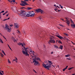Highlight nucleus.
<instances>
[{
	"label": "nucleus",
	"instance_id": "f257e3e1",
	"mask_svg": "<svg viewBox=\"0 0 75 75\" xmlns=\"http://www.w3.org/2000/svg\"><path fill=\"white\" fill-rule=\"evenodd\" d=\"M21 13L22 14H23V16H24L25 17H29L30 16L29 12H28V14L26 15V12L24 10H21Z\"/></svg>",
	"mask_w": 75,
	"mask_h": 75
},
{
	"label": "nucleus",
	"instance_id": "f03ea898",
	"mask_svg": "<svg viewBox=\"0 0 75 75\" xmlns=\"http://www.w3.org/2000/svg\"><path fill=\"white\" fill-rule=\"evenodd\" d=\"M52 64H51V63L50 64H43V67H44L45 68H47V69H49V68L51 67V65Z\"/></svg>",
	"mask_w": 75,
	"mask_h": 75
},
{
	"label": "nucleus",
	"instance_id": "7ed1b4c3",
	"mask_svg": "<svg viewBox=\"0 0 75 75\" xmlns=\"http://www.w3.org/2000/svg\"><path fill=\"white\" fill-rule=\"evenodd\" d=\"M52 37H52L50 38V40L48 42L49 44H50L51 42H52V43H55V40H54V38H53Z\"/></svg>",
	"mask_w": 75,
	"mask_h": 75
},
{
	"label": "nucleus",
	"instance_id": "20e7f679",
	"mask_svg": "<svg viewBox=\"0 0 75 75\" xmlns=\"http://www.w3.org/2000/svg\"><path fill=\"white\" fill-rule=\"evenodd\" d=\"M35 11L36 12H37V13H41V14H42V13H44V11L40 8H38L36 9Z\"/></svg>",
	"mask_w": 75,
	"mask_h": 75
},
{
	"label": "nucleus",
	"instance_id": "39448f33",
	"mask_svg": "<svg viewBox=\"0 0 75 75\" xmlns=\"http://www.w3.org/2000/svg\"><path fill=\"white\" fill-rule=\"evenodd\" d=\"M26 48V50H25V52L24 50H22V52L23 53V54H25V55H26V56H27V55L28 56H29V54H28V53H27V49H28V47H27Z\"/></svg>",
	"mask_w": 75,
	"mask_h": 75
},
{
	"label": "nucleus",
	"instance_id": "423d86ee",
	"mask_svg": "<svg viewBox=\"0 0 75 75\" xmlns=\"http://www.w3.org/2000/svg\"><path fill=\"white\" fill-rule=\"evenodd\" d=\"M65 18L66 19V20L65 21L67 24L68 26L69 25V24H70V21H69V20H68V19L67 18Z\"/></svg>",
	"mask_w": 75,
	"mask_h": 75
},
{
	"label": "nucleus",
	"instance_id": "0eeeda50",
	"mask_svg": "<svg viewBox=\"0 0 75 75\" xmlns=\"http://www.w3.org/2000/svg\"><path fill=\"white\" fill-rule=\"evenodd\" d=\"M5 28L6 30H7L8 32H10L11 30L9 28H8V26L7 25H5Z\"/></svg>",
	"mask_w": 75,
	"mask_h": 75
},
{
	"label": "nucleus",
	"instance_id": "6e6552de",
	"mask_svg": "<svg viewBox=\"0 0 75 75\" xmlns=\"http://www.w3.org/2000/svg\"><path fill=\"white\" fill-rule=\"evenodd\" d=\"M33 62H35L34 64L36 66L39 64V62L37 61V60H36V59H33Z\"/></svg>",
	"mask_w": 75,
	"mask_h": 75
},
{
	"label": "nucleus",
	"instance_id": "1a4fd4ad",
	"mask_svg": "<svg viewBox=\"0 0 75 75\" xmlns=\"http://www.w3.org/2000/svg\"><path fill=\"white\" fill-rule=\"evenodd\" d=\"M30 54H31V56L32 58H33V57H35V56L34 55V52L32 51H30Z\"/></svg>",
	"mask_w": 75,
	"mask_h": 75
},
{
	"label": "nucleus",
	"instance_id": "9d476101",
	"mask_svg": "<svg viewBox=\"0 0 75 75\" xmlns=\"http://www.w3.org/2000/svg\"><path fill=\"white\" fill-rule=\"evenodd\" d=\"M14 26L15 27V28H18L19 27V26L18 25V24L17 23H15L14 24Z\"/></svg>",
	"mask_w": 75,
	"mask_h": 75
},
{
	"label": "nucleus",
	"instance_id": "9b49d317",
	"mask_svg": "<svg viewBox=\"0 0 75 75\" xmlns=\"http://www.w3.org/2000/svg\"><path fill=\"white\" fill-rule=\"evenodd\" d=\"M35 59H36V60H37L38 61L39 60V61H41V59L38 57H35Z\"/></svg>",
	"mask_w": 75,
	"mask_h": 75
},
{
	"label": "nucleus",
	"instance_id": "f8f14e48",
	"mask_svg": "<svg viewBox=\"0 0 75 75\" xmlns=\"http://www.w3.org/2000/svg\"><path fill=\"white\" fill-rule=\"evenodd\" d=\"M29 13L30 16L31 17H32V16H34V15H33V14L31 12H30V11H29Z\"/></svg>",
	"mask_w": 75,
	"mask_h": 75
},
{
	"label": "nucleus",
	"instance_id": "ddd939ff",
	"mask_svg": "<svg viewBox=\"0 0 75 75\" xmlns=\"http://www.w3.org/2000/svg\"><path fill=\"white\" fill-rule=\"evenodd\" d=\"M71 27H72V28H75V25L71 24Z\"/></svg>",
	"mask_w": 75,
	"mask_h": 75
},
{
	"label": "nucleus",
	"instance_id": "4468645a",
	"mask_svg": "<svg viewBox=\"0 0 75 75\" xmlns=\"http://www.w3.org/2000/svg\"><path fill=\"white\" fill-rule=\"evenodd\" d=\"M23 4H24V5L26 6V5H28V4H27L26 3V2L25 1H23Z\"/></svg>",
	"mask_w": 75,
	"mask_h": 75
},
{
	"label": "nucleus",
	"instance_id": "2eb2a0df",
	"mask_svg": "<svg viewBox=\"0 0 75 75\" xmlns=\"http://www.w3.org/2000/svg\"><path fill=\"white\" fill-rule=\"evenodd\" d=\"M20 5H21V6H25V5L23 3H21L20 4Z\"/></svg>",
	"mask_w": 75,
	"mask_h": 75
},
{
	"label": "nucleus",
	"instance_id": "dca6fc26",
	"mask_svg": "<svg viewBox=\"0 0 75 75\" xmlns=\"http://www.w3.org/2000/svg\"><path fill=\"white\" fill-rule=\"evenodd\" d=\"M71 55L70 54H67V55H65L66 57H70Z\"/></svg>",
	"mask_w": 75,
	"mask_h": 75
},
{
	"label": "nucleus",
	"instance_id": "f3484780",
	"mask_svg": "<svg viewBox=\"0 0 75 75\" xmlns=\"http://www.w3.org/2000/svg\"><path fill=\"white\" fill-rule=\"evenodd\" d=\"M70 21H71V23H72V24H73V25H74V21H72V19H70Z\"/></svg>",
	"mask_w": 75,
	"mask_h": 75
},
{
	"label": "nucleus",
	"instance_id": "a211bd4d",
	"mask_svg": "<svg viewBox=\"0 0 75 75\" xmlns=\"http://www.w3.org/2000/svg\"><path fill=\"white\" fill-rule=\"evenodd\" d=\"M62 47H63V46L62 45H61L60 46L59 48H60V49H61V50H62Z\"/></svg>",
	"mask_w": 75,
	"mask_h": 75
},
{
	"label": "nucleus",
	"instance_id": "6ab92c4d",
	"mask_svg": "<svg viewBox=\"0 0 75 75\" xmlns=\"http://www.w3.org/2000/svg\"><path fill=\"white\" fill-rule=\"evenodd\" d=\"M27 9H28V10H31V9H32V8L31 7H28L27 8Z\"/></svg>",
	"mask_w": 75,
	"mask_h": 75
},
{
	"label": "nucleus",
	"instance_id": "aec40b11",
	"mask_svg": "<svg viewBox=\"0 0 75 75\" xmlns=\"http://www.w3.org/2000/svg\"><path fill=\"white\" fill-rule=\"evenodd\" d=\"M0 42H1V43H3V41L1 39V38H0Z\"/></svg>",
	"mask_w": 75,
	"mask_h": 75
},
{
	"label": "nucleus",
	"instance_id": "412c9836",
	"mask_svg": "<svg viewBox=\"0 0 75 75\" xmlns=\"http://www.w3.org/2000/svg\"><path fill=\"white\" fill-rule=\"evenodd\" d=\"M8 13V11H6L5 13H4L3 14V15L4 16V15H5V14H6V13Z\"/></svg>",
	"mask_w": 75,
	"mask_h": 75
},
{
	"label": "nucleus",
	"instance_id": "4be33fe9",
	"mask_svg": "<svg viewBox=\"0 0 75 75\" xmlns=\"http://www.w3.org/2000/svg\"><path fill=\"white\" fill-rule=\"evenodd\" d=\"M31 13H32V14H32L33 15V16H34L35 15V13L34 12V11H32V12H31Z\"/></svg>",
	"mask_w": 75,
	"mask_h": 75
},
{
	"label": "nucleus",
	"instance_id": "5701e85b",
	"mask_svg": "<svg viewBox=\"0 0 75 75\" xmlns=\"http://www.w3.org/2000/svg\"><path fill=\"white\" fill-rule=\"evenodd\" d=\"M60 20H62V21H64V22L65 21V20L62 18H60Z\"/></svg>",
	"mask_w": 75,
	"mask_h": 75
},
{
	"label": "nucleus",
	"instance_id": "b1692460",
	"mask_svg": "<svg viewBox=\"0 0 75 75\" xmlns=\"http://www.w3.org/2000/svg\"><path fill=\"white\" fill-rule=\"evenodd\" d=\"M49 63H50V64H52L53 63L51 62V61H50L49 60L48 61Z\"/></svg>",
	"mask_w": 75,
	"mask_h": 75
},
{
	"label": "nucleus",
	"instance_id": "393cba45",
	"mask_svg": "<svg viewBox=\"0 0 75 75\" xmlns=\"http://www.w3.org/2000/svg\"><path fill=\"white\" fill-rule=\"evenodd\" d=\"M74 67H71L69 69H68V70H71V69H72L73 68H74Z\"/></svg>",
	"mask_w": 75,
	"mask_h": 75
},
{
	"label": "nucleus",
	"instance_id": "a878e982",
	"mask_svg": "<svg viewBox=\"0 0 75 75\" xmlns=\"http://www.w3.org/2000/svg\"><path fill=\"white\" fill-rule=\"evenodd\" d=\"M18 44L19 45H21V42H20L19 43H18Z\"/></svg>",
	"mask_w": 75,
	"mask_h": 75
},
{
	"label": "nucleus",
	"instance_id": "bb28decb",
	"mask_svg": "<svg viewBox=\"0 0 75 75\" xmlns=\"http://www.w3.org/2000/svg\"><path fill=\"white\" fill-rule=\"evenodd\" d=\"M1 55L2 57H4V55H3V54H2V53H1Z\"/></svg>",
	"mask_w": 75,
	"mask_h": 75
},
{
	"label": "nucleus",
	"instance_id": "cd10ccee",
	"mask_svg": "<svg viewBox=\"0 0 75 75\" xmlns=\"http://www.w3.org/2000/svg\"><path fill=\"white\" fill-rule=\"evenodd\" d=\"M59 38H60V39H64V38H63V37L60 36V37H59Z\"/></svg>",
	"mask_w": 75,
	"mask_h": 75
},
{
	"label": "nucleus",
	"instance_id": "c85d7f7f",
	"mask_svg": "<svg viewBox=\"0 0 75 75\" xmlns=\"http://www.w3.org/2000/svg\"><path fill=\"white\" fill-rule=\"evenodd\" d=\"M1 13H2L1 12H0V18H1Z\"/></svg>",
	"mask_w": 75,
	"mask_h": 75
},
{
	"label": "nucleus",
	"instance_id": "c756f323",
	"mask_svg": "<svg viewBox=\"0 0 75 75\" xmlns=\"http://www.w3.org/2000/svg\"><path fill=\"white\" fill-rule=\"evenodd\" d=\"M54 46L55 48H59L58 47V46H55V45H54Z\"/></svg>",
	"mask_w": 75,
	"mask_h": 75
},
{
	"label": "nucleus",
	"instance_id": "7c9ffc66",
	"mask_svg": "<svg viewBox=\"0 0 75 75\" xmlns=\"http://www.w3.org/2000/svg\"><path fill=\"white\" fill-rule=\"evenodd\" d=\"M16 63H17V62H18L17 61L18 60L17 59V58L16 57Z\"/></svg>",
	"mask_w": 75,
	"mask_h": 75
},
{
	"label": "nucleus",
	"instance_id": "2f4dec72",
	"mask_svg": "<svg viewBox=\"0 0 75 75\" xmlns=\"http://www.w3.org/2000/svg\"><path fill=\"white\" fill-rule=\"evenodd\" d=\"M64 34L65 35H66V36H68V34H67L65 33H64Z\"/></svg>",
	"mask_w": 75,
	"mask_h": 75
},
{
	"label": "nucleus",
	"instance_id": "473e14b6",
	"mask_svg": "<svg viewBox=\"0 0 75 75\" xmlns=\"http://www.w3.org/2000/svg\"><path fill=\"white\" fill-rule=\"evenodd\" d=\"M67 59L68 60H71V59H70V57H69V58H67Z\"/></svg>",
	"mask_w": 75,
	"mask_h": 75
},
{
	"label": "nucleus",
	"instance_id": "72a5a7b5",
	"mask_svg": "<svg viewBox=\"0 0 75 75\" xmlns=\"http://www.w3.org/2000/svg\"><path fill=\"white\" fill-rule=\"evenodd\" d=\"M59 7H60L61 8H63V7L62 6H61V5H59Z\"/></svg>",
	"mask_w": 75,
	"mask_h": 75
},
{
	"label": "nucleus",
	"instance_id": "f704fd0d",
	"mask_svg": "<svg viewBox=\"0 0 75 75\" xmlns=\"http://www.w3.org/2000/svg\"><path fill=\"white\" fill-rule=\"evenodd\" d=\"M10 3H12V1L10 0H8Z\"/></svg>",
	"mask_w": 75,
	"mask_h": 75
},
{
	"label": "nucleus",
	"instance_id": "c9c22d12",
	"mask_svg": "<svg viewBox=\"0 0 75 75\" xmlns=\"http://www.w3.org/2000/svg\"><path fill=\"white\" fill-rule=\"evenodd\" d=\"M12 1L13 2V3H15L16 2V0H12Z\"/></svg>",
	"mask_w": 75,
	"mask_h": 75
},
{
	"label": "nucleus",
	"instance_id": "e433bc0d",
	"mask_svg": "<svg viewBox=\"0 0 75 75\" xmlns=\"http://www.w3.org/2000/svg\"><path fill=\"white\" fill-rule=\"evenodd\" d=\"M67 69L65 68L64 69H63V71H65V70Z\"/></svg>",
	"mask_w": 75,
	"mask_h": 75
},
{
	"label": "nucleus",
	"instance_id": "4c0bfd02",
	"mask_svg": "<svg viewBox=\"0 0 75 75\" xmlns=\"http://www.w3.org/2000/svg\"><path fill=\"white\" fill-rule=\"evenodd\" d=\"M0 75H3V74H2V73H1V71H0Z\"/></svg>",
	"mask_w": 75,
	"mask_h": 75
},
{
	"label": "nucleus",
	"instance_id": "58836bf2",
	"mask_svg": "<svg viewBox=\"0 0 75 75\" xmlns=\"http://www.w3.org/2000/svg\"><path fill=\"white\" fill-rule=\"evenodd\" d=\"M38 19H40L41 20V19H42V18L41 17H38Z\"/></svg>",
	"mask_w": 75,
	"mask_h": 75
},
{
	"label": "nucleus",
	"instance_id": "ea45409f",
	"mask_svg": "<svg viewBox=\"0 0 75 75\" xmlns=\"http://www.w3.org/2000/svg\"><path fill=\"white\" fill-rule=\"evenodd\" d=\"M58 42L59 43H61V44H62V42H61L60 41H58Z\"/></svg>",
	"mask_w": 75,
	"mask_h": 75
},
{
	"label": "nucleus",
	"instance_id": "a19ab883",
	"mask_svg": "<svg viewBox=\"0 0 75 75\" xmlns=\"http://www.w3.org/2000/svg\"><path fill=\"white\" fill-rule=\"evenodd\" d=\"M8 62L9 63V64H10L11 63V62H10V60H9V59L8 60Z\"/></svg>",
	"mask_w": 75,
	"mask_h": 75
},
{
	"label": "nucleus",
	"instance_id": "79ce46f5",
	"mask_svg": "<svg viewBox=\"0 0 75 75\" xmlns=\"http://www.w3.org/2000/svg\"><path fill=\"white\" fill-rule=\"evenodd\" d=\"M2 37H4V38H5V39L6 40V38H5V37H4V36L3 35H2Z\"/></svg>",
	"mask_w": 75,
	"mask_h": 75
},
{
	"label": "nucleus",
	"instance_id": "37998d69",
	"mask_svg": "<svg viewBox=\"0 0 75 75\" xmlns=\"http://www.w3.org/2000/svg\"><path fill=\"white\" fill-rule=\"evenodd\" d=\"M23 48L24 49V50H25V51H26V48L25 47H24Z\"/></svg>",
	"mask_w": 75,
	"mask_h": 75
},
{
	"label": "nucleus",
	"instance_id": "c03bdc74",
	"mask_svg": "<svg viewBox=\"0 0 75 75\" xmlns=\"http://www.w3.org/2000/svg\"><path fill=\"white\" fill-rule=\"evenodd\" d=\"M64 38H65V39H66V40H68V38H67L66 37H64Z\"/></svg>",
	"mask_w": 75,
	"mask_h": 75
},
{
	"label": "nucleus",
	"instance_id": "a18cd8bd",
	"mask_svg": "<svg viewBox=\"0 0 75 75\" xmlns=\"http://www.w3.org/2000/svg\"><path fill=\"white\" fill-rule=\"evenodd\" d=\"M21 45L23 47H24V45H23V43H21Z\"/></svg>",
	"mask_w": 75,
	"mask_h": 75
},
{
	"label": "nucleus",
	"instance_id": "49530a36",
	"mask_svg": "<svg viewBox=\"0 0 75 75\" xmlns=\"http://www.w3.org/2000/svg\"><path fill=\"white\" fill-rule=\"evenodd\" d=\"M1 12L2 13H4V11H1Z\"/></svg>",
	"mask_w": 75,
	"mask_h": 75
},
{
	"label": "nucleus",
	"instance_id": "de8ad7c7",
	"mask_svg": "<svg viewBox=\"0 0 75 75\" xmlns=\"http://www.w3.org/2000/svg\"><path fill=\"white\" fill-rule=\"evenodd\" d=\"M57 37H58V38H59V37H60V36L58 35H57Z\"/></svg>",
	"mask_w": 75,
	"mask_h": 75
},
{
	"label": "nucleus",
	"instance_id": "09e8293b",
	"mask_svg": "<svg viewBox=\"0 0 75 75\" xmlns=\"http://www.w3.org/2000/svg\"><path fill=\"white\" fill-rule=\"evenodd\" d=\"M25 1H28L29 0H24Z\"/></svg>",
	"mask_w": 75,
	"mask_h": 75
},
{
	"label": "nucleus",
	"instance_id": "8fccbe9b",
	"mask_svg": "<svg viewBox=\"0 0 75 75\" xmlns=\"http://www.w3.org/2000/svg\"><path fill=\"white\" fill-rule=\"evenodd\" d=\"M12 26H13V25H10V27H12Z\"/></svg>",
	"mask_w": 75,
	"mask_h": 75
},
{
	"label": "nucleus",
	"instance_id": "3c124183",
	"mask_svg": "<svg viewBox=\"0 0 75 75\" xmlns=\"http://www.w3.org/2000/svg\"><path fill=\"white\" fill-rule=\"evenodd\" d=\"M57 10H58V9L57 8L54 9V10H55V11H57Z\"/></svg>",
	"mask_w": 75,
	"mask_h": 75
},
{
	"label": "nucleus",
	"instance_id": "603ef678",
	"mask_svg": "<svg viewBox=\"0 0 75 75\" xmlns=\"http://www.w3.org/2000/svg\"><path fill=\"white\" fill-rule=\"evenodd\" d=\"M67 67H68V66H66V67L65 68H66V69H67Z\"/></svg>",
	"mask_w": 75,
	"mask_h": 75
},
{
	"label": "nucleus",
	"instance_id": "864d4df0",
	"mask_svg": "<svg viewBox=\"0 0 75 75\" xmlns=\"http://www.w3.org/2000/svg\"><path fill=\"white\" fill-rule=\"evenodd\" d=\"M2 52L3 54H4L5 53H4V52L3 50L2 51Z\"/></svg>",
	"mask_w": 75,
	"mask_h": 75
},
{
	"label": "nucleus",
	"instance_id": "5fc2aeb1",
	"mask_svg": "<svg viewBox=\"0 0 75 75\" xmlns=\"http://www.w3.org/2000/svg\"><path fill=\"white\" fill-rule=\"evenodd\" d=\"M1 72H2V73H3V74H4V71H1Z\"/></svg>",
	"mask_w": 75,
	"mask_h": 75
},
{
	"label": "nucleus",
	"instance_id": "6e6d98bb",
	"mask_svg": "<svg viewBox=\"0 0 75 75\" xmlns=\"http://www.w3.org/2000/svg\"><path fill=\"white\" fill-rule=\"evenodd\" d=\"M54 6H55V7H56L57 8V6H56V5H55V4H54Z\"/></svg>",
	"mask_w": 75,
	"mask_h": 75
},
{
	"label": "nucleus",
	"instance_id": "4d7b16f0",
	"mask_svg": "<svg viewBox=\"0 0 75 75\" xmlns=\"http://www.w3.org/2000/svg\"><path fill=\"white\" fill-rule=\"evenodd\" d=\"M61 11V10H58V12H59V11Z\"/></svg>",
	"mask_w": 75,
	"mask_h": 75
},
{
	"label": "nucleus",
	"instance_id": "13d9d810",
	"mask_svg": "<svg viewBox=\"0 0 75 75\" xmlns=\"http://www.w3.org/2000/svg\"><path fill=\"white\" fill-rule=\"evenodd\" d=\"M16 59H14L13 60V61H16Z\"/></svg>",
	"mask_w": 75,
	"mask_h": 75
},
{
	"label": "nucleus",
	"instance_id": "bf43d9fd",
	"mask_svg": "<svg viewBox=\"0 0 75 75\" xmlns=\"http://www.w3.org/2000/svg\"><path fill=\"white\" fill-rule=\"evenodd\" d=\"M21 3H24V1H21Z\"/></svg>",
	"mask_w": 75,
	"mask_h": 75
},
{
	"label": "nucleus",
	"instance_id": "052dcab7",
	"mask_svg": "<svg viewBox=\"0 0 75 75\" xmlns=\"http://www.w3.org/2000/svg\"><path fill=\"white\" fill-rule=\"evenodd\" d=\"M6 16L7 17V16H8V14L6 15Z\"/></svg>",
	"mask_w": 75,
	"mask_h": 75
},
{
	"label": "nucleus",
	"instance_id": "680f3d73",
	"mask_svg": "<svg viewBox=\"0 0 75 75\" xmlns=\"http://www.w3.org/2000/svg\"><path fill=\"white\" fill-rule=\"evenodd\" d=\"M9 48L10 50H11V51H12V49H11V48L10 47H9Z\"/></svg>",
	"mask_w": 75,
	"mask_h": 75
},
{
	"label": "nucleus",
	"instance_id": "e2e57ef3",
	"mask_svg": "<svg viewBox=\"0 0 75 75\" xmlns=\"http://www.w3.org/2000/svg\"><path fill=\"white\" fill-rule=\"evenodd\" d=\"M7 20V19H5L4 20V21H6V20Z\"/></svg>",
	"mask_w": 75,
	"mask_h": 75
},
{
	"label": "nucleus",
	"instance_id": "0e129e2a",
	"mask_svg": "<svg viewBox=\"0 0 75 75\" xmlns=\"http://www.w3.org/2000/svg\"><path fill=\"white\" fill-rule=\"evenodd\" d=\"M25 8L23 7H21V8L23 9V8Z\"/></svg>",
	"mask_w": 75,
	"mask_h": 75
},
{
	"label": "nucleus",
	"instance_id": "69168bd1",
	"mask_svg": "<svg viewBox=\"0 0 75 75\" xmlns=\"http://www.w3.org/2000/svg\"><path fill=\"white\" fill-rule=\"evenodd\" d=\"M16 40H14V42H16Z\"/></svg>",
	"mask_w": 75,
	"mask_h": 75
},
{
	"label": "nucleus",
	"instance_id": "338daca9",
	"mask_svg": "<svg viewBox=\"0 0 75 75\" xmlns=\"http://www.w3.org/2000/svg\"><path fill=\"white\" fill-rule=\"evenodd\" d=\"M10 19V18H8V19H7V20H9Z\"/></svg>",
	"mask_w": 75,
	"mask_h": 75
},
{
	"label": "nucleus",
	"instance_id": "774afa93",
	"mask_svg": "<svg viewBox=\"0 0 75 75\" xmlns=\"http://www.w3.org/2000/svg\"><path fill=\"white\" fill-rule=\"evenodd\" d=\"M75 75V74H72V75Z\"/></svg>",
	"mask_w": 75,
	"mask_h": 75
}]
</instances>
